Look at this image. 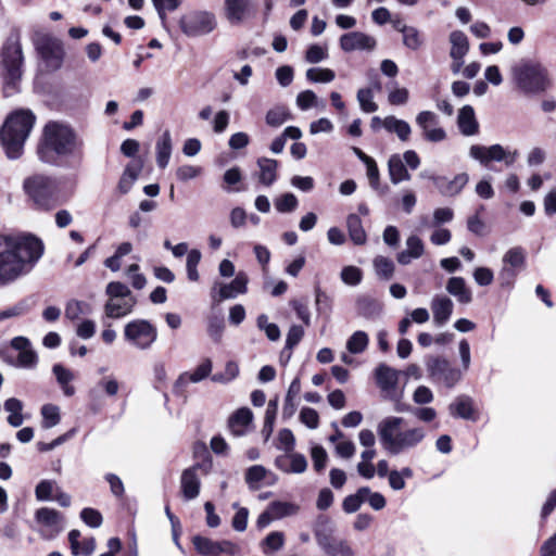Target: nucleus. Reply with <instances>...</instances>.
Listing matches in <instances>:
<instances>
[{"label": "nucleus", "instance_id": "obj_1", "mask_svg": "<svg viewBox=\"0 0 556 556\" xmlns=\"http://www.w3.org/2000/svg\"><path fill=\"white\" fill-rule=\"evenodd\" d=\"M42 252V242L31 235L0 233V288L27 275Z\"/></svg>", "mask_w": 556, "mask_h": 556}, {"label": "nucleus", "instance_id": "obj_2", "mask_svg": "<svg viewBox=\"0 0 556 556\" xmlns=\"http://www.w3.org/2000/svg\"><path fill=\"white\" fill-rule=\"evenodd\" d=\"M37 155L49 165L76 167L83 160V141L71 126L49 122L42 129Z\"/></svg>", "mask_w": 556, "mask_h": 556}, {"label": "nucleus", "instance_id": "obj_3", "mask_svg": "<svg viewBox=\"0 0 556 556\" xmlns=\"http://www.w3.org/2000/svg\"><path fill=\"white\" fill-rule=\"evenodd\" d=\"M406 420L402 417L389 416L377 426L381 444L391 454H400L419 445L426 438L424 427L406 428Z\"/></svg>", "mask_w": 556, "mask_h": 556}, {"label": "nucleus", "instance_id": "obj_4", "mask_svg": "<svg viewBox=\"0 0 556 556\" xmlns=\"http://www.w3.org/2000/svg\"><path fill=\"white\" fill-rule=\"evenodd\" d=\"M35 121V115L28 110H18L5 119L0 138L9 159L16 160L22 155Z\"/></svg>", "mask_w": 556, "mask_h": 556}, {"label": "nucleus", "instance_id": "obj_5", "mask_svg": "<svg viewBox=\"0 0 556 556\" xmlns=\"http://www.w3.org/2000/svg\"><path fill=\"white\" fill-rule=\"evenodd\" d=\"M511 73L517 86L526 93H541L551 86L548 72L540 62L522 60Z\"/></svg>", "mask_w": 556, "mask_h": 556}, {"label": "nucleus", "instance_id": "obj_6", "mask_svg": "<svg viewBox=\"0 0 556 556\" xmlns=\"http://www.w3.org/2000/svg\"><path fill=\"white\" fill-rule=\"evenodd\" d=\"M24 189L39 208L49 211L58 205V185L50 176H30L25 179Z\"/></svg>", "mask_w": 556, "mask_h": 556}, {"label": "nucleus", "instance_id": "obj_7", "mask_svg": "<svg viewBox=\"0 0 556 556\" xmlns=\"http://www.w3.org/2000/svg\"><path fill=\"white\" fill-rule=\"evenodd\" d=\"M23 54L17 39H9L2 49V66L5 80V93L10 96L22 76Z\"/></svg>", "mask_w": 556, "mask_h": 556}, {"label": "nucleus", "instance_id": "obj_8", "mask_svg": "<svg viewBox=\"0 0 556 556\" xmlns=\"http://www.w3.org/2000/svg\"><path fill=\"white\" fill-rule=\"evenodd\" d=\"M124 339L134 348L149 350L157 339V329L149 320L135 319L124 327Z\"/></svg>", "mask_w": 556, "mask_h": 556}, {"label": "nucleus", "instance_id": "obj_9", "mask_svg": "<svg viewBox=\"0 0 556 556\" xmlns=\"http://www.w3.org/2000/svg\"><path fill=\"white\" fill-rule=\"evenodd\" d=\"M217 26L215 15L208 11H192L179 20L181 31L188 37H200L212 33Z\"/></svg>", "mask_w": 556, "mask_h": 556}, {"label": "nucleus", "instance_id": "obj_10", "mask_svg": "<svg viewBox=\"0 0 556 556\" xmlns=\"http://www.w3.org/2000/svg\"><path fill=\"white\" fill-rule=\"evenodd\" d=\"M469 155L483 165L496 161L504 162L506 166H511L519 156V152L517 150L508 151L497 143L490 147L473 144L470 147Z\"/></svg>", "mask_w": 556, "mask_h": 556}, {"label": "nucleus", "instance_id": "obj_11", "mask_svg": "<svg viewBox=\"0 0 556 556\" xmlns=\"http://www.w3.org/2000/svg\"><path fill=\"white\" fill-rule=\"evenodd\" d=\"M426 367L429 376L444 383L447 388H453L462 380L463 374L459 369L453 367L451 363L443 357L431 356L426 361Z\"/></svg>", "mask_w": 556, "mask_h": 556}, {"label": "nucleus", "instance_id": "obj_12", "mask_svg": "<svg viewBox=\"0 0 556 556\" xmlns=\"http://www.w3.org/2000/svg\"><path fill=\"white\" fill-rule=\"evenodd\" d=\"M526 252L521 247L509 249L502 258L498 279L502 286H511L519 271L525 268Z\"/></svg>", "mask_w": 556, "mask_h": 556}, {"label": "nucleus", "instance_id": "obj_13", "mask_svg": "<svg viewBox=\"0 0 556 556\" xmlns=\"http://www.w3.org/2000/svg\"><path fill=\"white\" fill-rule=\"evenodd\" d=\"M35 521L42 539L51 540L63 530L62 515L52 508L41 507L35 513Z\"/></svg>", "mask_w": 556, "mask_h": 556}, {"label": "nucleus", "instance_id": "obj_14", "mask_svg": "<svg viewBox=\"0 0 556 556\" xmlns=\"http://www.w3.org/2000/svg\"><path fill=\"white\" fill-rule=\"evenodd\" d=\"M257 5L254 0H224L225 17L230 24H241L255 16Z\"/></svg>", "mask_w": 556, "mask_h": 556}, {"label": "nucleus", "instance_id": "obj_15", "mask_svg": "<svg viewBox=\"0 0 556 556\" xmlns=\"http://www.w3.org/2000/svg\"><path fill=\"white\" fill-rule=\"evenodd\" d=\"M37 50L42 59L53 68H59L64 58V50L62 42L50 36L42 35L37 39Z\"/></svg>", "mask_w": 556, "mask_h": 556}, {"label": "nucleus", "instance_id": "obj_16", "mask_svg": "<svg viewBox=\"0 0 556 556\" xmlns=\"http://www.w3.org/2000/svg\"><path fill=\"white\" fill-rule=\"evenodd\" d=\"M439 123V116L431 111H421L416 116V124L421 129L424 139L429 142H441L446 139V132Z\"/></svg>", "mask_w": 556, "mask_h": 556}, {"label": "nucleus", "instance_id": "obj_17", "mask_svg": "<svg viewBox=\"0 0 556 556\" xmlns=\"http://www.w3.org/2000/svg\"><path fill=\"white\" fill-rule=\"evenodd\" d=\"M339 46L344 52L372 51L377 41L375 37L363 31H350L340 37Z\"/></svg>", "mask_w": 556, "mask_h": 556}, {"label": "nucleus", "instance_id": "obj_18", "mask_svg": "<svg viewBox=\"0 0 556 556\" xmlns=\"http://www.w3.org/2000/svg\"><path fill=\"white\" fill-rule=\"evenodd\" d=\"M316 540L320 548L328 556H355L351 544L344 539H338L330 534L317 533Z\"/></svg>", "mask_w": 556, "mask_h": 556}, {"label": "nucleus", "instance_id": "obj_19", "mask_svg": "<svg viewBox=\"0 0 556 556\" xmlns=\"http://www.w3.org/2000/svg\"><path fill=\"white\" fill-rule=\"evenodd\" d=\"M429 178L443 197L457 195L469 181V176L466 173L457 174L453 179L434 175Z\"/></svg>", "mask_w": 556, "mask_h": 556}, {"label": "nucleus", "instance_id": "obj_20", "mask_svg": "<svg viewBox=\"0 0 556 556\" xmlns=\"http://www.w3.org/2000/svg\"><path fill=\"white\" fill-rule=\"evenodd\" d=\"M13 350L17 351L16 365L24 368H33L37 364L38 357L31 348L30 341L25 337H15L11 341Z\"/></svg>", "mask_w": 556, "mask_h": 556}, {"label": "nucleus", "instance_id": "obj_21", "mask_svg": "<svg viewBox=\"0 0 556 556\" xmlns=\"http://www.w3.org/2000/svg\"><path fill=\"white\" fill-rule=\"evenodd\" d=\"M199 465L187 468L182 471L180 478L181 493L185 500L191 501L198 497L200 493V478L198 475Z\"/></svg>", "mask_w": 556, "mask_h": 556}, {"label": "nucleus", "instance_id": "obj_22", "mask_svg": "<svg viewBox=\"0 0 556 556\" xmlns=\"http://www.w3.org/2000/svg\"><path fill=\"white\" fill-rule=\"evenodd\" d=\"M143 168V161L138 159L128 163L119 178L117 184V191L119 194H127L136 180L138 179L140 173Z\"/></svg>", "mask_w": 556, "mask_h": 556}, {"label": "nucleus", "instance_id": "obj_23", "mask_svg": "<svg viewBox=\"0 0 556 556\" xmlns=\"http://www.w3.org/2000/svg\"><path fill=\"white\" fill-rule=\"evenodd\" d=\"M454 304L452 300L445 295H435L431 300V311L433 321L438 326H443L452 316Z\"/></svg>", "mask_w": 556, "mask_h": 556}, {"label": "nucleus", "instance_id": "obj_24", "mask_svg": "<svg viewBox=\"0 0 556 556\" xmlns=\"http://www.w3.org/2000/svg\"><path fill=\"white\" fill-rule=\"evenodd\" d=\"M136 303V298L110 299L104 305L105 316L109 318L125 317L132 312Z\"/></svg>", "mask_w": 556, "mask_h": 556}, {"label": "nucleus", "instance_id": "obj_25", "mask_svg": "<svg viewBox=\"0 0 556 556\" xmlns=\"http://www.w3.org/2000/svg\"><path fill=\"white\" fill-rule=\"evenodd\" d=\"M406 249L397 254V262L401 265H408L412 260L419 258L425 253V244L422 240L416 236L412 235L406 239Z\"/></svg>", "mask_w": 556, "mask_h": 556}, {"label": "nucleus", "instance_id": "obj_26", "mask_svg": "<svg viewBox=\"0 0 556 556\" xmlns=\"http://www.w3.org/2000/svg\"><path fill=\"white\" fill-rule=\"evenodd\" d=\"M459 131L464 136H473L479 131V124L476 118L475 110L471 105H464L457 116Z\"/></svg>", "mask_w": 556, "mask_h": 556}, {"label": "nucleus", "instance_id": "obj_27", "mask_svg": "<svg viewBox=\"0 0 556 556\" xmlns=\"http://www.w3.org/2000/svg\"><path fill=\"white\" fill-rule=\"evenodd\" d=\"M253 414L250 408L241 407L237 409L228 420L230 432L236 437L245 434L247 427L251 424Z\"/></svg>", "mask_w": 556, "mask_h": 556}, {"label": "nucleus", "instance_id": "obj_28", "mask_svg": "<svg viewBox=\"0 0 556 556\" xmlns=\"http://www.w3.org/2000/svg\"><path fill=\"white\" fill-rule=\"evenodd\" d=\"M400 371L386 365L380 364L376 368V380L379 388L384 392L394 391L399 382Z\"/></svg>", "mask_w": 556, "mask_h": 556}, {"label": "nucleus", "instance_id": "obj_29", "mask_svg": "<svg viewBox=\"0 0 556 556\" xmlns=\"http://www.w3.org/2000/svg\"><path fill=\"white\" fill-rule=\"evenodd\" d=\"M446 291L462 304H469L472 301V292L463 277H451L446 283Z\"/></svg>", "mask_w": 556, "mask_h": 556}, {"label": "nucleus", "instance_id": "obj_30", "mask_svg": "<svg viewBox=\"0 0 556 556\" xmlns=\"http://www.w3.org/2000/svg\"><path fill=\"white\" fill-rule=\"evenodd\" d=\"M248 276L245 273H238L236 278L230 283L222 285L219 288V299L227 300L233 299L238 294L247 292Z\"/></svg>", "mask_w": 556, "mask_h": 556}, {"label": "nucleus", "instance_id": "obj_31", "mask_svg": "<svg viewBox=\"0 0 556 556\" xmlns=\"http://www.w3.org/2000/svg\"><path fill=\"white\" fill-rule=\"evenodd\" d=\"M257 166L258 181L265 187L271 186L277 179L278 162L274 159L261 157L257 160Z\"/></svg>", "mask_w": 556, "mask_h": 556}, {"label": "nucleus", "instance_id": "obj_32", "mask_svg": "<svg viewBox=\"0 0 556 556\" xmlns=\"http://www.w3.org/2000/svg\"><path fill=\"white\" fill-rule=\"evenodd\" d=\"M383 128L389 132H394L401 141H407L412 134V128L406 121L399 119L395 116L383 118Z\"/></svg>", "mask_w": 556, "mask_h": 556}, {"label": "nucleus", "instance_id": "obj_33", "mask_svg": "<svg viewBox=\"0 0 556 556\" xmlns=\"http://www.w3.org/2000/svg\"><path fill=\"white\" fill-rule=\"evenodd\" d=\"M4 410L9 414L8 416V424L11 427L17 428L23 425L24 417H23V402L16 397H10L5 400L3 404Z\"/></svg>", "mask_w": 556, "mask_h": 556}, {"label": "nucleus", "instance_id": "obj_34", "mask_svg": "<svg viewBox=\"0 0 556 556\" xmlns=\"http://www.w3.org/2000/svg\"><path fill=\"white\" fill-rule=\"evenodd\" d=\"M156 163L159 167L165 168L168 165L172 154V137L168 130L164 131L159 138L156 146Z\"/></svg>", "mask_w": 556, "mask_h": 556}, {"label": "nucleus", "instance_id": "obj_35", "mask_svg": "<svg viewBox=\"0 0 556 556\" xmlns=\"http://www.w3.org/2000/svg\"><path fill=\"white\" fill-rule=\"evenodd\" d=\"M390 180L392 184L397 185L401 181H406L410 179V174L408 173L403 160L397 154H393L388 162Z\"/></svg>", "mask_w": 556, "mask_h": 556}, {"label": "nucleus", "instance_id": "obj_36", "mask_svg": "<svg viewBox=\"0 0 556 556\" xmlns=\"http://www.w3.org/2000/svg\"><path fill=\"white\" fill-rule=\"evenodd\" d=\"M450 413L454 417L464 419L473 418V405L472 400L467 395H459L448 406Z\"/></svg>", "mask_w": 556, "mask_h": 556}, {"label": "nucleus", "instance_id": "obj_37", "mask_svg": "<svg viewBox=\"0 0 556 556\" xmlns=\"http://www.w3.org/2000/svg\"><path fill=\"white\" fill-rule=\"evenodd\" d=\"M346 227L350 239L357 245H363L367 241V235L363 227L362 219L356 214H350L346 218Z\"/></svg>", "mask_w": 556, "mask_h": 556}, {"label": "nucleus", "instance_id": "obj_38", "mask_svg": "<svg viewBox=\"0 0 556 556\" xmlns=\"http://www.w3.org/2000/svg\"><path fill=\"white\" fill-rule=\"evenodd\" d=\"M451 51L450 56L464 59L469 50L467 36L460 30H454L450 34Z\"/></svg>", "mask_w": 556, "mask_h": 556}, {"label": "nucleus", "instance_id": "obj_39", "mask_svg": "<svg viewBox=\"0 0 556 556\" xmlns=\"http://www.w3.org/2000/svg\"><path fill=\"white\" fill-rule=\"evenodd\" d=\"M52 371L62 387L63 393L66 396H72L75 393V388L70 384V382L74 379V375L71 370L62 366L61 364H55L52 368Z\"/></svg>", "mask_w": 556, "mask_h": 556}, {"label": "nucleus", "instance_id": "obj_40", "mask_svg": "<svg viewBox=\"0 0 556 556\" xmlns=\"http://www.w3.org/2000/svg\"><path fill=\"white\" fill-rule=\"evenodd\" d=\"M368 486L359 488L356 493L348 495L342 503V508L346 514H353L359 509L365 502Z\"/></svg>", "mask_w": 556, "mask_h": 556}, {"label": "nucleus", "instance_id": "obj_41", "mask_svg": "<svg viewBox=\"0 0 556 556\" xmlns=\"http://www.w3.org/2000/svg\"><path fill=\"white\" fill-rule=\"evenodd\" d=\"M212 367V361L205 358L193 371L181 375L179 380L188 379L192 383H198L210 376Z\"/></svg>", "mask_w": 556, "mask_h": 556}, {"label": "nucleus", "instance_id": "obj_42", "mask_svg": "<svg viewBox=\"0 0 556 556\" xmlns=\"http://www.w3.org/2000/svg\"><path fill=\"white\" fill-rule=\"evenodd\" d=\"M403 45L409 50H419L425 45V37L419 29L409 26L403 34Z\"/></svg>", "mask_w": 556, "mask_h": 556}, {"label": "nucleus", "instance_id": "obj_43", "mask_svg": "<svg viewBox=\"0 0 556 556\" xmlns=\"http://www.w3.org/2000/svg\"><path fill=\"white\" fill-rule=\"evenodd\" d=\"M91 312V304L84 301L72 300L65 307V316L71 320L78 319L81 315H89Z\"/></svg>", "mask_w": 556, "mask_h": 556}, {"label": "nucleus", "instance_id": "obj_44", "mask_svg": "<svg viewBox=\"0 0 556 556\" xmlns=\"http://www.w3.org/2000/svg\"><path fill=\"white\" fill-rule=\"evenodd\" d=\"M285 545V534L281 531H273L261 543L265 554H270L281 549Z\"/></svg>", "mask_w": 556, "mask_h": 556}, {"label": "nucleus", "instance_id": "obj_45", "mask_svg": "<svg viewBox=\"0 0 556 556\" xmlns=\"http://www.w3.org/2000/svg\"><path fill=\"white\" fill-rule=\"evenodd\" d=\"M374 267L377 276L384 280L391 279L395 270L392 260L382 255L375 257Z\"/></svg>", "mask_w": 556, "mask_h": 556}, {"label": "nucleus", "instance_id": "obj_46", "mask_svg": "<svg viewBox=\"0 0 556 556\" xmlns=\"http://www.w3.org/2000/svg\"><path fill=\"white\" fill-rule=\"evenodd\" d=\"M269 509L275 519H281L283 517L293 516L298 514L300 507L290 502H273L269 504Z\"/></svg>", "mask_w": 556, "mask_h": 556}, {"label": "nucleus", "instance_id": "obj_47", "mask_svg": "<svg viewBox=\"0 0 556 556\" xmlns=\"http://www.w3.org/2000/svg\"><path fill=\"white\" fill-rule=\"evenodd\" d=\"M369 338L364 331H355L346 341V349L352 354H359L368 346Z\"/></svg>", "mask_w": 556, "mask_h": 556}, {"label": "nucleus", "instance_id": "obj_48", "mask_svg": "<svg viewBox=\"0 0 556 556\" xmlns=\"http://www.w3.org/2000/svg\"><path fill=\"white\" fill-rule=\"evenodd\" d=\"M40 413L42 416L41 426L45 429H50V428L56 426L61 420L60 408L56 405L45 404L41 407Z\"/></svg>", "mask_w": 556, "mask_h": 556}, {"label": "nucleus", "instance_id": "obj_49", "mask_svg": "<svg viewBox=\"0 0 556 556\" xmlns=\"http://www.w3.org/2000/svg\"><path fill=\"white\" fill-rule=\"evenodd\" d=\"M356 306L358 315L368 319L375 318L381 311L379 304L369 298L358 299Z\"/></svg>", "mask_w": 556, "mask_h": 556}, {"label": "nucleus", "instance_id": "obj_50", "mask_svg": "<svg viewBox=\"0 0 556 556\" xmlns=\"http://www.w3.org/2000/svg\"><path fill=\"white\" fill-rule=\"evenodd\" d=\"M239 375V367L238 364L229 361L226 363L225 370L223 372H216L214 374L211 379L214 382L226 384L233 379L237 378Z\"/></svg>", "mask_w": 556, "mask_h": 556}, {"label": "nucleus", "instance_id": "obj_51", "mask_svg": "<svg viewBox=\"0 0 556 556\" xmlns=\"http://www.w3.org/2000/svg\"><path fill=\"white\" fill-rule=\"evenodd\" d=\"M290 118L291 115L285 106L270 109L266 114V123L271 127H279Z\"/></svg>", "mask_w": 556, "mask_h": 556}, {"label": "nucleus", "instance_id": "obj_52", "mask_svg": "<svg viewBox=\"0 0 556 556\" xmlns=\"http://www.w3.org/2000/svg\"><path fill=\"white\" fill-rule=\"evenodd\" d=\"M151 1H152L153 5L159 14V17L163 24H165V22H166L167 12H173V11L177 10L182 2V0H151Z\"/></svg>", "mask_w": 556, "mask_h": 556}, {"label": "nucleus", "instance_id": "obj_53", "mask_svg": "<svg viewBox=\"0 0 556 556\" xmlns=\"http://www.w3.org/2000/svg\"><path fill=\"white\" fill-rule=\"evenodd\" d=\"M192 543L197 552L203 556L216 555V541L202 535H195Z\"/></svg>", "mask_w": 556, "mask_h": 556}, {"label": "nucleus", "instance_id": "obj_54", "mask_svg": "<svg viewBox=\"0 0 556 556\" xmlns=\"http://www.w3.org/2000/svg\"><path fill=\"white\" fill-rule=\"evenodd\" d=\"M267 470L261 465L250 467L245 472V482L250 489L257 490L258 483L266 477Z\"/></svg>", "mask_w": 556, "mask_h": 556}, {"label": "nucleus", "instance_id": "obj_55", "mask_svg": "<svg viewBox=\"0 0 556 556\" xmlns=\"http://www.w3.org/2000/svg\"><path fill=\"white\" fill-rule=\"evenodd\" d=\"M334 77L330 68L312 67L306 71V78L312 83H330Z\"/></svg>", "mask_w": 556, "mask_h": 556}, {"label": "nucleus", "instance_id": "obj_56", "mask_svg": "<svg viewBox=\"0 0 556 556\" xmlns=\"http://www.w3.org/2000/svg\"><path fill=\"white\" fill-rule=\"evenodd\" d=\"M372 98L374 94L371 88H363L357 91V101L364 112L372 113L378 110V105L374 102Z\"/></svg>", "mask_w": 556, "mask_h": 556}, {"label": "nucleus", "instance_id": "obj_57", "mask_svg": "<svg viewBox=\"0 0 556 556\" xmlns=\"http://www.w3.org/2000/svg\"><path fill=\"white\" fill-rule=\"evenodd\" d=\"M201 261V252L199 250H191L188 252L187 255V275L188 279L191 281H198L199 280V273H198V265Z\"/></svg>", "mask_w": 556, "mask_h": 556}, {"label": "nucleus", "instance_id": "obj_58", "mask_svg": "<svg viewBox=\"0 0 556 556\" xmlns=\"http://www.w3.org/2000/svg\"><path fill=\"white\" fill-rule=\"evenodd\" d=\"M298 203L293 193H285L275 200V207L279 213H290L298 207Z\"/></svg>", "mask_w": 556, "mask_h": 556}, {"label": "nucleus", "instance_id": "obj_59", "mask_svg": "<svg viewBox=\"0 0 556 556\" xmlns=\"http://www.w3.org/2000/svg\"><path fill=\"white\" fill-rule=\"evenodd\" d=\"M106 294L111 298V299H128V298H135L132 294H131V291L129 290V288L122 283V282H118V281H113V282H110L108 286H106Z\"/></svg>", "mask_w": 556, "mask_h": 556}, {"label": "nucleus", "instance_id": "obj_60", "mask_svg": "<svg viewBox=\"0 0 556 556\" xmlns=\"http://www.w3.org/2000/svg\"><path fill=\"white\" fill-rule=\"evenodd\" d=\"M224 329L225 324L223 318L218 316H212L208 318L207 333L214 342H219L222 340Z\"/></svg>", "mask_w": 556, "mask_h": 556}, {"label": "nucleus", "instance_id": "obj_61", "mask_svg": "<svg viewBox=\"0 0 556 556\" xmlns=\"http://www.w3.org/2000/svg\"><path fill=\"white\" fill-rule=\"evenodd\" d=\"M363 278L362 270L355 266H345L341 270V279L345 285L357 286Z\"/></svg>", "mask_w": 556, "mask_h": 556}, {"label": "nucleus", "instance_id": "obj_62", "mask_svg": "<svg viewBox=\"0 0 556 556\" xmlns=\"http://www.w3.org/2000/svg\"><path fill=\"white\" fill-rule=\"evenodd\" d=\"M28 312V305L25 301H21L13 306H10L0 312V323L9 319L20 317Z\"/></svg>", "mask_w": 556, "mask_h": 556}, {"label": "nucleus", "instance_id": "obj_63", "mask_svg": "<svg viewBox=\"0 0 556 556\" xmlns=\"http://www.w3.org/2000/svg\"><path fill=\"white\" fill-rule=\"evenodd\" d=\"M81 520L91 528H99L103 518L99 510L94 508H84L80 513Z\"/></svg>", "mask_w": 556, "mask_h": 556}, {"label": "nucleus", "instance_id": "obj_64", "mask_svg": "<svg viewBox=\"0 0 556 556\" xmlns=\"http://www.w3.org/2000/svg\"><path fill=\"white\" fill-rule=\"evenodd\" d=\"M327 48H324L319 45H312L308 47L306 51L305 60L308 63L315 64L324 61L325 59H327Z\"/></svg>", "mask_w": 556, "mask_h": 556}]
</instances>
